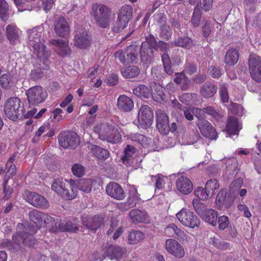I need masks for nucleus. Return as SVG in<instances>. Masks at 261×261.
I'll return each mask as SVG.
<instances>
[{"instance_id":"c9c22d12","label":"nucleus","mask_w":261,"mask_h":261,"mask_svg":"<svg viewBox=\"0 0 261 261\" xmlns=\"http://www.w3.org/2000/svg\"><path fill=\"white\" fill-rule=\"evenodd\" d=\"M226 195V191L224 189L221 190L218 193L216 199V204L219 208H221L223 205L226 208H228L232 204V201H225Z\"/></svg>"},{"instance_id":"f704fd0d","label":"nucleus","mask_w":261,"mask_h":261,"mask_svg":"<svg viewBox=\"0 0 261 261\" xmlns=\"http://www.w3.org/2000/svg\"><path fill=\"white\" fill-rule=\"evenodd\" d=\"M239 52L236 49H229L225 56V63L228 65H233L236 64L239 60Z\"/></svg>"},{"instance_id":"0e129e2a","label":"nucleus","mask_w":261,"mask_h":261,"mask_svg":"<svg viewBox=\"0 0 261 261\" xmlns=\"http://www.w3.org/2000/svg\"><path fill=\"white\" fill-rule=\"evenodd\" d=\"M220 95L223 102H227L229 100L227 90L224 85H221L220 88Z\"/></svg>"},{"instance_id":"4468645a","label":"nucleus","mask_w":261,"mask_h":261,"mask_svg":"<svg viewBox=\"0 0 261 261\" xmlns=\"http://www.w3.org/2000/svg\"><path fill=\"white\" fill-rule=\"evenodd\" d=\"M60 145L64 148L74 147L79 143V138L74 132L61 133L59 137Z\"/></svg>"},{"instance_id":"de8ad7c7","label":"nucleus","mask_w":261,"mask_h":261,"mask_svg":"<svg viewBox=\"0 0 261 261\" xmlns=\"http://www.w3.org/2000/svg\"><path fill=\"white\" fill-rule=\"evenodd\" d=\"M179 98L182 102L185 103L187 105H193L196 102L197 95L190 93H185L180 96Z\"/></svg>"},{"instance_id":"473e14b6","label":"nucleus","mask_w":261,"mask_h":261,"mask_svg":"<svg viewBox=\"0 0 261 261\" xmlns=\"http://www.w3.org/2000/svg\"><path fill=\"white\" fill-rule=\"evenodd\" d=\"M35 232H36V230H35L34 229L33 231H30V234L24 232H17L13 237V240L14 242L18 244L22 243V244H28L29 245L31 246L33 244V243L31 242L32 238V235Z\"/></svg>"},{"instance_id":"864d4df0","label":"nucleus","mask_w":261,"mask_h":261,"mask_svg":"<svg viewBox=\"0 0 261 261\" xmlns=\"http://www.w3.org/2000/svg\"><path fill=\"white\" fill-rule=\"evenodd\" d=\"M162 61L164 64L165 72L168 74H171L172 73L171 70V62L169 56L167 54H164L162 56Z\"/></svg>"},{"instance_id":"a19ab883","label":"nucleus","mask_w":261,"mask_h":261,"mask_svg":"<svg viewBox=\"0 0 261 261\" xmlns=\"http://www.w3.org/2000/svg\"><path fill=\"white\" fill-rule=\"evenodd\" d=\"M217 91V88L212 83H206L201 89V94L206 98L213 96Z\"/></svg>"},{"instance_id":"aec40b11","label":"nucleus","mask_w":261,"mask_h":261,"mask_svg":"<svg viewBox=\"0 0 261 261\" xmlns=\"http://www.w3.org/2000/svg\"><path fill=\"white\" fill-rule=\"evenodd\" d=\"M50 45L53 46V49L60 56H65L70 55V48L67 41L62 39H51L49 41Z\"/></svg>"},{"instance_id":"f257e3e1","label":"nucleus","mask_w":261,"mask_h":261,"mask_svg":"<svg viewBox=\"0 0 261 261\" xmlns=\"http://www.w3.org/2000/svg\"><path fill=\"white\" fill-rule=\"evenodd\" d=\"M28 45L32 51L33 56L36 60V68L33 74L37 78L41 76V70L49 69V58L50 53L44 44V25L28 31Z\"/></svg>"},{"instance_id":"5fc2aeb1","label":"nucleus","mask_w":261,"mask_h":261,"mask_svg":"<svg viewBox=\"0 0 261 261\" xmlns=\"http://www.w3.org/2000/svg\"><path fill=\"white\" fill-rule=\"evenodd\" d=\"M193 206L196 212L200 216L203 212L206 210L205 205L199 199H194L192 202Z\"/></svg>"},{"instance_id":"20e7f679","label":"nucleus","mask_w":261,"mask_h":261,"mask_svg":"<svg viewBox=\"0 0 261 261\" xmlns=\"http://www.w3.org/2000/svg\"><path fill=\"white\" fill-rule=\"evenodd\" d=\"M146 42L142 43L141 46L140 57L141 61L144 63L150 62L153 56L152 47H156L157 49L165 51L168 48V45L162 41H160L157 44L154 38L150 36L147 39Z\"/></svg>"},{"instance_id":"a878e982","label":"nucleus","mask_w":261,"mask_h":261,"mask_svg":"<svg viewBox=\"0 0 261 261\" xmlns=\"http://www.w3.org/2000/svg\"><path fill=\"white\" fill-rule=\"evenodd\" d=\"M82 222L83 225L88 229L91 230L97 229L102 223L103 218L99 216L94 217H83Z\"/></svg>"},{"instance_id":"dca6fc26","label":"nucleus","mask_w":261,"mask_h":261,"mask_svg":"<svg viewBox=\"0 0 261 261\" xmlns=\"http://www.w3.org/2000/svg\"><path fill=\"white\" fill-rule=\"evenodd\" d=\"M153 113L148 106H142L138 114V122L140 126L143 128L149 127L152 122Z\"/></svg>"},{"instance_id":"0eeeda50","label":"nucleus","mask_w":261,"mask_h":261,"mask_svg":"<svg viewBox=\"0 0 261 261\" xmlns=\"http://www.w3.org/2000/svg\"><path fill=\"white\" fill-rule=\"evenodd\" d=\"M194 110L193 113H195V116L198 118L197 125L201 134L204 136L211 139H216L217 137V134L215 129L210 123L202 119L203 110L195 109Z\"/></svg>"},{"instance_id":"bf43d9fd","label":"nucleus","mask_w":261,"mask_h":261,"mask_svg":"<svg viewBox=\"0 0 261 261\" xmlns=\"http://www.w3.org/2000/svg\"><path fill=\"white\" fill-rule=\"evenodd\" d=\"M11 76L8 74H3L0 77V85L5 89L8 88L11 82Z\"/></svg>"},{"instance_id":"774afa93","label":"nucleus","mask_w":261,"mask_h":261,"mask_svg":"<svg viewBox=\"0 0 261 261\" xmlns=\"http://www.w3.org/2000/svg\"><path fill=\"white\" fill-rule=\"evenodd\" d=\"M42 2V7L45 11L50 10L53 7L54 2V0H41Z\"/></svg>"},{"instance_id":"4c0bfd02","label":"nucleus","mask_w":261,"mask_h":261,"mask_svg":"<svg viewBox=\"0 0 261 261\" xmlns=\"http://www.w3.org/2000/svg\"><path fill=\"white\" fill-rule=\"evenodd\" d=\"M88 148L92 150L94 155L100 160H106L109 157V152L105 149L92 144L89 145Z\"/></svg>"},{"instance_id":"58836bf2","label":"nucleus","mask_w":261,"mask_h":261,"mask_svg":"<svg viewBox=\"0 0 261 261\" xmlns=\"http://www.w3.org/2000/svg\"><path fill=\"white\" fill-rule=\"evenodd\" d=\"M20 31L15 25H8L6 28L7 35L11 43L14 42L18 39Z\"/></svg>"},{"instance_id":"7c9ffc66","label":"nucleus","mask_w":261,"mask_h":261,"mask_svg":"<svg viewBox=\"0 0 261 261\" xmlns=\"http://www.w3.org/2000/svg\"><path fill=\"white\" fill-rule=\"evenodd\" d=\"M206 223L213 226H216L217 224L218 212L213 209H206L200 216Z\"/></svg>"},{"instance_id":"72a5a7b5","label":"nucleus","mask_w":261,"mask_h":261,"mask_svg":"<svg viewBox=\"0 0 261 261\" xmlns=\"http://www.w3.org/2000/svg\"><path fill=\"white\" fill-rule=\"evenodd\" d=\"M241 128V125L236 118L232 117L228 119L226 125V130L229 135L238 134Z\"/></svg>"},{"instance_id":"a211bd4d","label":"nucleus","mask_w":261,"mask_h":261,"mask_svg":"<svg viewBox=\"0 0 261 261\" xmlns=\"http://www.w3.org/2000/svg\"><path fill=\"white\" fill-rule=\"evenodd\" d=\"M25 199L31 204L42 208L49 206L47 200L42 196L33 192H26L24 195Z\"/></svg>"},{"instance_id":"e2e57ef3","label":"nucleus","mask_w":261,"mask_h":261,"mask_svg":"<svg viewBox=\"0 0 261 261\" xmlns=\"http://www.w3.org/2000/svg\"><path fill=\"white\" fill-rule=\"evenodd\" d=\"M171 31L169 27L166 25H163L161 29L160 35L164 39H168L171 35Z\"/></svg>"},{"instance_id":"052dcab7","label":"nucleus","mask_w":261,"mask_h":261,"mask_svg":"<svg viewBox=\"0 0 261 261\" xmlns=\"http://www.w3.org/2000/svg\"><path fill=\"white\" fill-rule=\"evenodd\" d=\"M63 110L60 108H56L52 111L53 120L56 122H60L64 120L62 115Z\"/></svg>"},{"instance_id":"680f3d73","label":"nucleus","mask_w":261,"mask_h":261,"mask_svg":"<svg viewBox=\"0 0 261 261\" xmlns=\"http://www.w3.org/2000/svg\"><path fill=\"white\" fill-rule=\"evenodd\" d=\"M201 18V12L198 9H195L194 11L192 19V24L196 27L199 24Z\"/></svg>"},{"instance_id":"338daca9","label":"nucleus","mask_w":261,"mask_h":261,"mask_svg":"<svg viewBox=\"0 0 261 261\" xmlns=\"http://www.w3.org/2000/svg\"><path fill=\"white\" fill-rule=\"evenodd\" d=\"M176 77L174 79L175 82L177 84H182L187 85L189 81L185 77L183 73H177L175 74Z\"/></svg>"},{"instance_id":"ddd939ff","label":"nucleus","mask_w":261,"mask_h":261,"mask_svg":"<svg viewBox=\"0 0 261 261\" xmlns=\"http://www.w3.org/2000/svg\"><path fill=\"white\" fill-rule=\"evenodd\" d=\"M248 64L252 77L256 81H261V58L255 54H251Z\"/></svg>"},{"instance_id":"f3484780","label":"nucleus","mask_w":261,"mask_h":261,"mask_svg":"<svg viewBox=\"0 0 261 261\" xmlns=\"http://www.w3.org/2000/svg\"><path fill=\"white\" fill-rule=\"evenodd\" d=\"M29 217L31 221L35 223L38 227H41L44 224H50L51 227L53 222H55V219L51 216L36 210L30 212Z\"/></svg>"},{"instance_id":"393cba45","label":"nucleus","mask_w":261,"mask_h":261,"mask_svg":"<svg viewBox=\"0 0 261 261\" xmlns=\"http://www.w3.org/2000/svg\"><path fill=\"white\" fill-rule=\"evenodd\" d=\"M176 187L178 191L185 195L190 193L193 188V184L190 179L185 176L178 178L176 182Z\"/></svg>"},{"instance_id":"a18cd8bd","label":"nucleus","mask_w":261,"mask_h":261,"mask_svg":"<svg viewBox=\"0 0 261 261\" xmlns=\"http://www.w3.org/2000/svg\"><path fill=\"white\" fill-rule=\"evenodd\" d=\"M133 92L134 94L144 98H147L150 96V93L147 88L145 85H140L134 89Z\"/></svg>"},{"instance_id":"6e6d98bb","label":"nucleus","mask_w":261,"mask_h":261,"mask_svg":"<svg viewBox=\"0 0 261 261\" xmlns=\"http://www.w3.org/2000/svg\"><path fill=\"white\" fill-rule=\"evenodd\" d=\"M194 192L196 196L202 200L207 199L208 198L211 197L210 195L208 194L207 190L201 187L196 188Z\"/></svg>"},{"instance_id":"4be33fe9","label":"nucleus","mask_w":261,"mask_h":261,"mask_svg":"<svg viewBox=\"0 0 261 261\" xmlns=\"http://www.w3.org/2000/svg\"><path fill=\"white\" fill-rule=\"evenodd\" d=\"M54 29L57 35L61 37H65L70 32L69 24L63 17H60L56 20Z\"/></svg>"},{"instance_id":"ea45409f","label":"nucleus","mask_w":261,"mask_h":261,"mask_svg":"<svg viewBox=\"0 0 261 261\" xmlns=\"http://www.w3.org/2000/svg\"><path fill=\"white\" fill-rule=\"evenodd\" d=\"M76 184V189L78 188L80 190L85 192L89 193L91 190V187L94 181L91 179H82L77 182Z\"/></svg>"},{"instance_id":"2f4dec72","label":"nucleus","mask_w":261,"mask_h":261,"mask_svg":"<svg viewBox=\"0 0 261 261\" xmlns=\"http://www.w3.org/2000/svg\"><path fill=\"white\" fill-rule=\"evenodd\" d=\"M145 238V235L143 232L137 230H132L128 233V243L129 245H136L143 241Z\"/></svg>"},{"instance_id":"09e8293b","label":"nucleus","mask_w":261,"mask_h":261,"mask_svg":"<svg viewBox=\"0 0 261 261\" xmlns=\"http://www.w3.org/2000/svg\"><path fill=\"white\" fill-rule=\"evenodd\" d=\"M71 171L73 174L77 177H82L85 173V167L80 164H74L71 168Z\"/></svg>"},{"instance_id":"c03bdc74","label":"nucleus","mask_w":261,"mask_h":261,"mask_svg":"<svg viewBox=\"0 0 261 261\" xmlns=\"http://www.w3.org/2000/svg\"><path fill=\"white\" fill-rule=\"evenodd\" d=\"M9 15L8 4L5 0H0V18L4 21L8 19Z\"/></svg>"},{"instance_id":"1a4fd4ad","label":"nucleus","mask_w":261,"mask_h":261,"mask_svg":"<svg viewBox=\"0 0 261 261\" xmlns=\"http://www.w3.org/2000/svg\"><path fill=\"white\" fill-rule=\"evenodd\" d=\"M176 217L179 222L185 227L194 228L198 227L200 224V219L187 208H182L176 214Z\"/></svg>"},{"instance_id":"79ce46f5","label":"nucleus","mask_w":261,"mask_h":261,"mask_svg":"<svg viewBox=\"0 0 261 261\" xmlns=\"http://www.w3.org/2000/svg\"><path fill=\"white\" fill-rule=\"evenodd\" d=\"M121 72L125 78H131L138 75L140 73V69L137 66H129L126 68L121 69Z\"/></svg>"},{"instance_id":"f8f14e48","label":"nucleus","mask_w":261,"mask_h":261,"mask_svg":"<svg viewBox=\"0 0 261 261\" xmlns=\"http://www.w3.org/2000/svg\"><path fill=\"white\" fill-rule=\"evenodd\" d=\"M78 225L75 219H64L53 222L51 227L50 230L52 232L58 231L75 232L78 229Z\"/></svg>"},{"instance_id":"39448f33","label":"nucleus","mask_w":261,"mask_h":261,"mask_svg":"<svg viewBox=\"0 0 261 261\" xmlns=\"http://www.w3.org/2000/svg\"><path fill=\"white\" fill-rule=\"evenodd\" d=\"M133 8L130 5H124L120 9L117 19L112 26V30L116 33L122 31L132 18Z\"/></svg>"},{"instance_id":"f03ea898","label":"nucleus","mask_w":261,"mask_h":261,"mask_svg":"<svg viewBox=\"0 0 261 261\" xmlns=\"http://www.w3.org/2000/svg\"><path fill=\"white\" fill-rule=\"evenodd\" d=\"M51 189L65 199H73L77 195L76 184L72 179L67 181L62 179H57L52 184Z\"/></svg>"},{"instance_id":"7ed1b4c3","label":"nucleus","mask_w":261,"mask_h":261,"mask_svg":"<svg viewBox=\"0 0 261 261\" xmlns=\"http://www.w3.org/2000/svg\"><path fill=\"white\" fill-rule=\"evenodd\" d=\"M94 130L98 135L100 139L110 143H117L121 139L119 130L114 126L108 123L97 124L94 127Z\"/></svg>"},{"instance_id":"4d7b16f0","label":"nucleus","mask_w":261,"mask_h":261,"mask_svg":"<svg viewBox=\"0 0 261 261\" xmlns=\"http://www.w3.org/2000/svg\"><path fill=\"white\" fill-rule=\"evenodd\" d=\"M218 224L219 228L221 230H224L227 228L229 224V221L228 217L226 216H222L218 219Z\"/></svg>"},{"instance_id":"c756f323","label":"nucleus","mask_w":261,"mask_h":261,"mask_svg":"<svg viewBox=\"0 0 261 261\" xmlns=\"http://www.w3.org/2000/svg\"><path fill=\"white\" fill-rule=\"evenodd\" d=\"M117 105L120 110L124 112L131 111L134 108L133 100L124 95L120 96L117 99Z\"/></svg>"},{"instance_id":"e433bc0d","label":"nucleus","mask_w":261,"mask_h":261,"mask_svg":"<svg viewBox=\"0 0 261 261\" xmlns=\"http://www.w3.org/2000/svg\"><path fill=\"white\" fill-rule=\"evenodd\" d=\"M128 190V203L131 207L135 206L141 201L139 195L138 194L137 190L134 186H130Z\"/></svg>"},{"instance_id":"bb28decb","label":"nucleus","mask_w":261,"mask_h":261,"mask_svg":"<svg viewBox=\"0 0 261 261\" xmlns=\"http://www.w3.org/2000/svg\"><path fill=\"white\" fill-rule=\"evenodd\" d=\"M129 217L131 222L134 223H147L149 221L147 213L139 209L132 210L129 213Z\"/></svg>"},{"instance_id":"412c9836","label":"nucleus","mask_w":261,"mask_h":261,"mask_svg":"<svg viewBox=\"0 0 261 261\" xmlns=\"http://www.w3.org/2000/svg\"><path fill=\"white\" fill-rule=\"evenodd\" d=\"M105 253L106 256L111 260L115 259L118 261L126 255V250L125 247L110 245L106 248Z\"/></svg>"},{"instance_id":"3c124183","label":"nucleus","mask_w":261,"mask_h":261,"mask_svg":"<svg viewBox=\"0 0 261 261\" xmlns=\"http://www.w3.org/2000/svg\"><path fill=\"white\" fill-rule=\"evenodd\" d=\"M180 230L174 224H170L165 229V233L168 237H174L178 235Z\"/></svg>"},{"instance_id":"2eb2a0df","label":"nucleus","mask_w":261,"mask_h":261,"mask_svg":"<svg viewBox=\"0 0 261 261\" xmlns=\"http://www.w3.org/2000/svg\"><path fill=\"white\" fill-rule=\"evenodd\" d=\"M165 249L168 253L176 258H182L185 255L184 247L174 239H168L165 243Z\"/></svg>"},{"instance_id":"49530a36","label":"nucleus","mask_w":261,"mask_h":261,"mask_svg":"<svg viewBox=\"0 0 261 261\" xmlns=\"http://www.w3.org/2000/svg\"><path fill=\"white\" fill-rule=\"evenodd\" d=\"M136 152V149L133 146L129 145H127L124 150V155L121 158L122 162L127 165V162L130 160V158Z\"/></svg>"},{"instance_id":"603ef678","label":"nucleus","mask_w":261,"mask_h":261,"mask_svg":"<svg viewBox=\"0 0 261 261\" xmlns=\"http://www.w3.org/2000/svg\"><path fill=\"white\" fill-rule=\"evenodd\" d=\"M175 44L179 46L188 48H191L193 45L192 40L188 37L179 38L175 41Z\"/></svg>"},{"instance_id":"8fccbe9b","label":"nucleus","mask_w":261,"mask_h":261,"mask_svg":"<svg viewBox=\"0 0 261 261\" xmlns=\"http://www.w3.org/2000/svg\"><path fill=\"white\" fill-rule=\"evenodd\" d=\"M210 244L219 249H227L229 246L228 243L221 242L219 239L215 238L210 239Z\"/></svg>"},{"instance_id":"5701e85b","label":"nucleus","mask_w":261,"mask_h":261,"mask_svg":"<svg viewBox=\"0 0 261 261\" xmlns=\"http://www.w3.org/2000/svg\"><path fill=\"white\" fill-rule=\"evenodd\" d=\"M156 126L159 131L163 134H167L169 132V120L167 115L162 110H158L156 113Z\"/></svg>"},{"instance_id":"b1692460","label":"nucleus","mask_w":261,"mask_h":261,"mask_svg":"<svg viewBox=\"0 0 261 261\" xmlns=\"http://www.w3.org/2000/svg\"><path fill=\"white\" fill-rule=\"evenodd\" d=\"M107 194L117 200H122L124 198V191L120 186L115 182H110L106 187Z\"/></svg>"},{"instance_id":"6ab92c4d","label":"nucleus","mask_w":261,"mask_h":261,"mask_svg":"<svg viewBox=\"0 0 261 261\" xmlns=\"http://www.w3.org/2000/svg\"><path fill=\"white\" fill-rule=\"evenodd\" d=\"M91 39L87 32L80 29L76 30L74 37V45L80 49H87L90 45Z\"/></svg>"},{"instance_id":"cd10ccee","label":"nucleus","mask_w":261,"mask_h":261,"mask_svg":"<svg viewBox=\"0 0 261 261\" xmlns=\"http://www.w3.org/2000/svg\"><path fill=\"white\" fill-rule=\"evenodd\" d=\"M151 90L152 96L154 100L159 102L167 100V97L165 93L166 89L160 84H153L151 86Z\"/></svg>"},{"instance_id":"13d9d810","label":"nucleus","mask_w":261,"mask_h":261,"mask_svg":"<svg viewBox=\"0 0 261 261\" xmlns=\"http://www.w3.org/2000/svg\"><path fill=\"white\" fill-rule=\"evenodd\" d=\"M169 181V179L167 176L162 175H158L156 179V187L158 189H162L165 184Z\"/></svg>"},{"instance_id":"6e6552de","label":"nucleus","mask_w":261,"mask_h":261,"mask_svg":"<svg viewBox=\"0 0 261 261\" xmlns=\"http://www.w3.org/2000/svg\"><path fill=\"white\" fill-rule=\"evenodd\" d=\"M110 13L111 10L107 6L101 4L93 5L91 12V15L102 28L108 26Z\"/></svg>"},{"instance_id":"69168bd1","label":"nucleus","mask_w":261,"mask_h":261,"mask_svg":"<svg viewBox=\"0 0 261 261\" xmlns=\"http://www.w3.org/2000/svg\"><path fill=\"white\" fill-rule=\"evenodd\" d=\"M106 83L110 86L116 85L118 82L117 75L115 73L110 74L106 80Z\"/></svg>"},{"instance_id":"9d476101","label":"nucleus","mask_w":261,"mask_h":261,"mask_svg":"<svg viewBox=\"0 0 261 261\" xmlns=\"http://www.w3.org/2000/svg\"><path fill=\"white\" fill-rule=\"evenodd\" d=\"M29 102L34 105L43 102L47 97L45 90L40 86H34L28 89L26 92Z\"/></svg>"},{"instance_id":"c85d7f7f","label":"nucleus","mask_w":261,"mask_h":261,"mask_svg":"<svg viewBox=\"0 0 261 261\" xmlns=\"http://www.w3.org/2000/svg\"><path fill=\"white\" fill-rule=\"evenodd\" d=\"M123 231V227L119 225V221L117 219L114 218L111 221L107 233L108 235L113 233L112 238L114 240H116Z\"/></svg>"},{"instance_id":"9b49d317","label":"nucleus","mask_w":261,"mask_h":261,"mask_svg":"<svg viewBox=\"0 0 261 261\" xmlns=\"http://www.w3.org/2000/svg\"><path fill=\"white\" fill-rule=\"evenodd\" d=\"M139 49V47L136 45H130L124 51H117L115 54V57L123 64L134 62L137 59Z\"/></svg>"},{"instance_id":"37998d69","label":"nucleus","mask_w":261,"mask_h":261,"mask_svg":"<svg viewBox=\"0 0 261 261\" xmlns=\"http://www.w3.org/2000/svg\"><path fill=\"white\" fill-rule=\"evenodd\" d=\"M219 188V183L218 181L215 179L208 180L205 184V189L211 197H212L215 190Z\"/></svg>"},{"instance_id":"423d86ee","label":"nucleus","mask_w":261,"mask_h":261,"mask_svg":"<svg viewBox=\"0 0 261 261\" xmlns=\"http://www.w3.org/2000/svg\"><path fill=\"white\" fill-rule=\"evenodd\" d=\"M6 116L12 120H16L21 117L23 113V106L20 99L17 97L8 99L4 106Z\"/></svg>"}]
</instances>
